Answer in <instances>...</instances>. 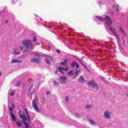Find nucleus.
Masks as SVG:
<instances>
[{
  "mask_svg": "<svg viewBox=\"0 0 128 128\" xmlns=\"http://www.w3.org/2000/svg\"><path fill=\"white\" fill-rule=\"evenodd\" d=\"M22 122L18 120L15 122L16 126L19 128H30V125L28 123L26 122V121H28V118L24 114H22Z\"/></svg>",
  "mask_w": 128,
  "mask_h": 128,
  "instance_id": "nucleus-1",
  "label": "nucleus"
},
{
  "mask_svg": "<svg viewBox=\"0 0 128 128\" xmlns=\"http://www.w3.org/2000/svg\"><path fill=\"white\" fill-rule=\"evenodd\" d=\"M105 18L106 20V24H108V26L111 32L114 34L118 40V36H116V30H114V26H112V20H110V18L108 17V16H106Z\"/></svg>",
  "mask_w": 128,
  "mask_h": 128,
  "instance_id": "nucleus-2",
  "label": "nucleus"
},
{
  "mask_svg": "<svg viewBox=\"0 0 128 128\" xmlns=\"http://www.w3.org/2000/svg\"><path fill=\"white\" fill-rule=\"evenodd\" d=\"M9 110L10 112L9 113L10 116L12 120V122H16V116L12 112H14V104L12 102L8 104Z\"/></svg>",
  "mask_w": 128,
  "mask_h": 128,
  "instance_id": "nucleus-3",
  "label": "nucleus"
},
{
  "mask_svg": "<svg viewBox=\"0 0 128 128\" xmlns=\"http://www.w3.org/2000/svg\"><path fill=\"white\" fill-rule=\"evenodd\" d=\"M22 44H23V47H20V50H22L24 48H26V50H28L32 46H34V44H32V41L28 40H24L22 42Z\"/></svg>",
  "mask_w": 128,
  "mask_h": 128,
  "instance_id": "nucleus-4",
  "label": "nucleus"
},
{
  "mask_svg": "<svg viewBox=\"0 0 128 128\" xmlns=\"http://www.w3.org/2000/svg\"><path fill=\"white\" fill-rule=\"evenodd\" d=\"M87 86H92V88H96V90H98V86L94 81H90L89 82L87 83Z\"/></svg>",
  "mask_w": 128,
  "mask_h": 128,
  "instance_id": "nucleus-5",
  "label": "nucleus"
},
{
  "mask_svg": "<svg viewBox=\"0 0 128 128\" xmlns=\"http://www.w3.org/2000/svg\"><path fill=\"white\" fill-rule=\"evenodd\" d=\"M74 126L78 128H90V127H86V124H80V123L74 121Z\"/></svg>",
  "mask_w": 128,
  "mask_h": 128,
  "instance_id": "nucleus-6",
  "label": "nucleus"
},
{
  "mask_svg": "<svg viewBox=\"0 0 128 128\" xmlns=\"http://www.w3.org/2000/svg\"><path fill=\"white\" fill-rule=\"evenodd\" d=\"M32 106L36 112H40V110H38V104H36V100L34 99L32 100Z\"/></svg>",
  "mask_w": 128,
  "mask_h": 128,
  "instance_id": "nucleus-7",
  "label": "nucleus"
},
{
  "mask_svg": "<svg viewBox=\"0 0 128 128\" xmlns=\"http://www.w3.org/2000/svg\"><path fill=\"white\" fill-rule=\"evenodd\" d=\"M80 72V70H75V73H72V70H70L68 72V76H78V74Z\"/></svg>",
  "mask_w": 128,
  "mask_h": 128,
  "instance_id": "nucleus-8",
  "label": "nucleus"
},
{
  "mask_svg": "<svg viewBox=\"0 0 128 128\" xmlns=\"http://www.w3.org/2000/svg\"><path fill=\"white\" fill-rule=\"evenodd\" d=\"M54 58L50 56H48L46 59V62L47 64L50 65V61H52Z\"/></svg>",
  "mask_w": 128,
  "mask_h": 128,
  "instance_id": "nucleus-9",
  "label": "nucleus"
},
{
  "mask_svg": "<svg viewBox=\"0 0 128 128\" xmlns=\"http://www.w3.org/2000/svg\"><path fill=\"white\" fill-rule=\"evenodd\" d=\"M58 70L59 72H61V74H64V70L65 72H68V68L59 67Z\"/></svg>",
  "mask_w": 128,
  "mask_h": 128,
  "instance_id": "nucleus-10",
  "label": "nucleus"
},
{
  "mask_svg": "<svg viewBox=\"0 0 128 128\" xmlns=\"http://www.w3.org/2000/svg\"><path fill=\"white\" fill-rule=\"evenodd\" d=\"M65 124H66V126H70V124H74V120H70L68 121H66L65 122Z\"/></svg>",
  "mask_w": 128,
  "mask_h": 128,
  "instance_id": "nucleus-11",
  "label": "nucleus"
},
{
  "mask_svg": "<svg viewBox=\"0 0 128 128\" xmlns=\"http://www.w3.org/2000/svg\"><path fill=\"white\" fill-rule=\"evenodd\" d=\"M25 112L27 116V118H26L27 120H28L29 124H30V122H32V120H30V115L28 114V110L26 108H25Z\"/></svg>",
  "mask_w": 128,
  "mask_h": 128,
  "instance_id": "nucleus-12",
  "label": "nucleus"
},
{
  "mask_svg": "<svg viewBox=\"0 0 128 128\" xmlns=\"http://www.w3.org/2000/svg\"><path fill=\"white\" fill-rule=\"evenodd\" d=\"M31 62H35V64H40V60L36 58H32Z\"/></svg>",
  "mask_w": 128,
  "mask_h": 128,
  "instance_id": "nucleus-13",
  "label": "nucleus"
},
{
  "mask_svg": "<svg viewBox=\"0 0 128 128\" xmlns=\"http://www.w3.org/2000/svg\"><path fill=\"white\" fill-rule=\"evenodd\" d=\"M76 66V68H80V66L78 65V64L76 62H73L71 64V66L72 68H74Z\"/></svg>",
  "mask_w": 128,
  "mask_h": 128,
  "instance_id": "nucleus-14",
  "label": "nucleus"
},
{
  "mask_svg": "<svg viewBox=\"0 0 128 128\" xmlns=\"http://www.w3.org/2000/svg\"><path fill=\"white\" fill-rule=\"evenodd\" d=\"M104 116L105 118H110V115L108 112H104Z\"/></svg>",
  "mask_w": 128,
  "mask_h": 128,
  "instance_id": "nucleus-15",
  "label": "nucleus"
},
{
  "mask_svg": "<svg viewBox=\"0 0 128 128\" xmlns=\"http://www.w3.org/2000/svg\"><path fill=\"white\" fill-rule=\"evenodd\" d=\"M14 54H20V50H18V49L16 48L15 49L14 52L13 53Z\"/></svg>",
  "mask_w": 128,
  "mask_h": 128,
  "instance_id": "nucleus-16",
  "label": "nucleus"
},
{
  "mask_svg": "<svg viewBox=\"0 0 128 128\" xmlns=\"http://www.w3.org/2000/svg\"><path fill=\"white\" fill-rule=\"evenodd\" d=\"M95 18H98V20H100V22H104V19L102 17H100L98 16H96Z\"/></svg>",
  "mask_w": 128,
  "mask_h": 128,
  "instance_id": "nucleus-17",
  "label": "nucleus"
},
{
  "mask_svg": "<svg viewBox=\"0 0 128 128\" xmlns=\"http://www.w3.org/2000/svg\"><path fill=\"white\" fill-rule=\"evenodd\" d=\"M11 62H12L13 64H16V63H18V62L19 64H20V62H22L20 61H19L18 60L14 59L12 60Z\"/></svg>",
  "mask_w": 128,
  "mask_h": 128,
  "instance_id": "nucleus-18",
  "label": "nucleus"
},
{
  "mask_svg": "<svg viewBox=\"0 0 128 128\" xmlns=\"http://www.w3.org/2000/svg\"><path fill=\"white\" fill-rule=\"evenodd\" d=\"M75 116L77 118H80L82 116V114H78V113H76L75 114Z\"/></svg>",
  "mask_w": 128,
  "mask_h": 128,
  "instance_id": "nucleus-19",
  "label": "nucleus"
},
{
  "mask_svg": "<svg viewBox=\"0 0 128 128\" xmlns=\"http://www.w3.org/2000/svg\"><path fill=\"white\" fill-rule=\"evenodd\" d=\"M113 7L115 8L116 12H118V10L120 8V6L118 4H114Z\"/></svg>",
  "mask_w": 128,
  "mask_h": 128,
  "instance_id": "nucleus-20",
  "label": "nucleus"
},
{
  "mask_svg": "<svg viewBox=\"0 0 128 128\" xmlns=\"http://www.w3.org/2000/svg\"><path fill=\"white\" fill-rule=\"evenodd\" d=\"M68 64V60L66 59H65L64 61V62H62L61 63L62 66H64L65 64Z\"/></svg>",
  "mask_w": 128,
  "mask_h": 128,
  "instance_id": "nucleus-21",
  "label": "nucleus"
},
{
  "mask_svg": "<svg viewBox=\"0 0 128 128\" xmlns=\"http://www.w3.org/2000/svg\"><path fill=\"white\" fill-rule=\"evenodd\" d=\"M87 110H90V108H92V105L90 104H87L85 106Z\"/></svg>",
  "mask_w": 128,
  "mask_h": 128,
  "instance_id": "nucleus-22",
  "label": "nucleus"
},
{
  "mask_svg": "<svg viewBox=\"0 0 128 128\" xmlns=\"http://www.w3.org/2000/svg\"><path fill=\"white\" fill-rule=\"evenodd\" d=\"M58 84H60V83L56 82V80L53 82V86H58Z\"/></svg>",
  "mask_w": 128,
  "mask_h": 128,
  "instance_id": "nucleus-23",
  "label": "nucleus"
},
{
  "mask_svg": "<svg viewBox=\"0 0 128 128\" xmlns=\"http://www.w3.org/2000/svg\"><path fill=\"white\" fill-rule=\"evenodd\" d=\"M20 84H22V82H20V81L18 82H17V84H16V88L20 86Z\"/></svg>",
  "mask_w": 128,
  "mask_h": 128,
  "instance_id": "nucleus-24",
  "label": "nucleus"
},
{
  "mask_svg": "<svg viewBox=\"0 0 128 128\" xmlns=\"http://www.w3.org/2000/svg\"><path fill=\"white\" fill-rule=\"evenodd\" d=\"M89 122H90V124H96V122H94V121L93 120H92L90 119L89 120Z\"/></svg>",
  "mask_w": 128,
  "mask_h": 128,
  "instance_id": "nucleus-25",
  "label": "nucleus"
},
{
  "mask_svg": "<svg viewBox=\"0 0 128 128\" xmlns=\"http://www.w3.org/2000/svg\"><path fill=\"white\" fill-rule=\"evenodd\" d=\"M60 80H66V78L64 76H62L60 77Z\"/></svg>",
  "mask_w": 128,
  "mask_h": 128,
  "instance_id": "nucleus-26",
  "label": "nucleus"
},
{
  "mask_svg": "<svg viewBox=\"0 0 128 128\" xmlns=\"http://www.w3.org/2000/svg\"><path fill=\"white\" fill-rule=\"evenodd\" d=\"M120 30L123 34H126V33L124 32V29H122V28H120Z\"/></svg>",
  "mask_w": 128,
  "mask_h": 128,
  "instance_id": "nucleus-27",
  "label": "nucleus"
},
{
  "mask_svg": "<svg viewBox=\"0 0 128 128\" xmlns=\"http://www.w3.org/2000/svg\"><path fill=\"white\" fill-rule=\"evenodd\" d=\"M79 80H84V79L82 76H80L79 78Z\"/></svg>",
  "mask_w": 128,
  "mask_h": 128,
  "instance_id": "nucleus-28",
  "label": "nucleus"
},
{
  "mask_svg": "<svg viewBox=\"0 0 128 128\" xmlns=\"http://www.w3.org/2000/svg\"><path fill=\"white\" fill-rule=\"evenodd\" d=\"M32 86H34V85H32L28 88V92H30V90H32Z\"/></svg>",
  "mask_w": 128,
  "mask_h": 128,
  "instance_id": "nucleus-29",
  "label": "nucleus"
},
{
  "mask_svg": "<svg viewBox=\"0 0 128 128\" xmlns=\"http://www.w3.org/2000/svg\"><path fill=\"white\" fill-rule=\"evenodd\" d=\"M36 40V36H34L33 42H35Z\"/></svg>",
  "mask_w": 128,
  "mask_h": 128,
  "instance_id": "nucleus-30",
  "label": "nucleus"
},
{
  "mask_svg": "<svg viewBox=\"0 0 128 128\" xmlns=\"http://www.w3.org/2000/svg\"><path fill=\"white\" fill-rule=\"evenodd\" d=\"M10 96H14V92H12L10 94Z\"/></svg>",
  "mask_w": 128,
  "mask_h": 128,
  "instance_id": "nucleus-31",
  "label": "nucleus"
},
{
  "mask_svg": "<svg viewBox=\"0 0 128 128\" xmlns=\"http://www.w3.org/2000/svg\"><path fill=\"white\" fill-rule=\"evenodd\" d=\"M56 51V52H58V54H60V50L57 49Z\"/></svg>",
  "mask_w": 128,
  "mask_h": 128,
  "instance_id": "nucleus-32",
  "label": "nucleus"
},
{
  "mask_svg": "<svg viewBox=\"0 0 128 128\" xmlns=\"http://www.w3.org/2000/svg\"><path fill=\"white\" fill-rule=\"evenodd\" d=\"M66 102H68V97L66 96Z\"/></svg>",
  "mask_w": 128,
  "mask_h": 128,
  "instance_id": "nucleus-33",
  "label": "nucleus"
},
{
  "mask_svg": "<svg viewBox=\"0 0 128 128\" xmlns=\"http://www.w3.org/2000/svg\"><path fill=\"white\" fill-rule=\"evenodd\" d=\"M50 91H47L46 92V94H50Z\"/></svg>",
  "mask_w": 128,
  "mask_h": 128,
  "instance_id": "nucleus-34",
  "label": "nucleus"
},
{
  "mask_svg": "<svg viewBox=\"0 0 128 128\" xmlns=\"http://www.w3.org/2000/svg\"><path fill=\"white\" fill-rule=\"evenodd\" d=\"M102 80H104V77H101Z\"/></svg>",
  "mask_w": 128,
  "mask_h": 128,
  "instance_id": "nucleus-35",
  "label": "nucleus"
},
{
  "mask_svg": "<svg viewBox=\"0 0 128 128\" xmlns=\"http://www.w3.org/2000/svg\"><path fill=\"white\" fill-rule=\"evenodd\" d=\"M34 54V56H40L37 53H35Z\"/></svg>",
  "mask_w": 128,
  "mask_h": 128,
  "instance_id": "nucleus-36",
  "label": "nucleus"
},
{
  "mask_svg": "<svg viewBox=\"0 0 128 128\" xmlns=\"http://www.w3.org/2000/svg\"><path fill=\"white\" fill-rule=\"evenodd\" d=\"M2 76V72H0V78Z\"/></svg>",
  "mask_w": 128,
  "mask_h": 128,
  "instance_id": "nucleus-37",
  "label": "nucleus"
},
{
  "mask_svg": "<svg viewBox=\"0 0 128 128\" xmlns=\"http://www.w3.org/2000/svg\"><path fill=\"white\" fill-rule=\"evenodd\" d=\"M55 74H58V72L56 70L55 71Z\"/></svg>",
  "mask_w": 128,
  "mask_h": 128,
  "instance_id": "nucleus-38",
  "label": "nucleus"
},
{
  "mask_svg": "<svg viewBox=\"0 0 128 128\" xmlns=\"http://www.w3.org/2000/svg\"><path fill=\"white\" fill-rule=\"evenodd\" d=\"M82 66H84V64H82V62H80Z\"/></svg>",
  "mask_w": 128,
  "mask_h": 128,
  "instance_id": "nucleus-39",
  "label": "nucleus"
},
{
  "mask_svg": "<svg viewBox=\"0 0 128 128\" xmlns=\"http://www.w3.org/2000/svg\"><path fill=\"white\" fill-rule=\"evenodd\" d=\"M0 120H2V118H0Z\"/></svg>",
  "mask_w": 128,
  "mask_h": 128,
  "instance_id": "nucleus-40",
  "label": "nucleus"
},
{
  "mask_svg": "<svg viewBox=\"0 0 128 128\" xmlns=\"http://www.w3.org/2000/svg\"><path fill=\"white\" fill-rule=\"evenodd\" d=\"M40 84H39L38 85V88H40Z\"/></svg>",
  "mask_w": 128,
  "mask_h": 128,
  "instance_id": "nucleus-41",
  "label": "nucleus"
},
{
  "mask_svg": "<svg viewBox=\"0 0 128 128\" xmlns=\"http://www.w3.org/2000/svg\"><path fill=\"white\" fill-rule=\"evenodd\" d=\"M80 82H84V81L80 80Z\"/></svg>",
  "mask_w": 128,
  "mask_h": 128,
  "instance_id": "nucleus-42",
  "label": "nucleus"
},
{
  "mask_svg": "<svg viewBox=\"0 0 128 128\" xmlns=\"http://www.w3.org/2000/svg\"><path fill=\"white\" fill-rule=\"evenodd\" d=\"M36 44L39 45V44H40V43H37V44H36Z\"/></svg>",
  "mask_w": 128,
  "mask_h": 128,
  "instance_id": "nucleus-43",
  "label": "nucleus"
},
{
  "mask_svg": "<svg viewBox=\"0 0 128 128\" xmlns=\"http://www.w3.org/2000/svg\"><path fill=\"white\" fill-rule=\"evenodd\" d=\"M16 2V0H13V2Z\"/></svg>",
  "mask_w": 128,
  "mask_h": 128,
  "instance_id": "nucleus-44",
  "label": "nucleus"
},
{
  "mask_svg": "<svg viewBox=\"0 0 128 128\" xmlns=\"http://www.w3.org/2000/svg\"><path fill=\"white\" fill-rule=\"evenodd\" d=\"M24 76V75H22V74H21V75L20 76Z\"/></svg>",
  "mask_w": 128,
  "mask_h": 128,
  "instance_id": "nucleus-45",
  "label": "nucleus"
},
{
  "mask_svg": "<svg viewBox=\"0 0 128 128\" xmlns=\"http://www.w3.org/2000/svg\"><path fill=\"white\" fill-rule=\"evenodd\" d=\"M6 24H8V21L6 22Z\"/></svg>",
  "mask_w": 128,
  "mask_h": 128,
  "instance_id": "nucleus-46",
  "label": "nucleus"
},
{
  "mask_svg": "<svg viewBox=\"0 0 128 128\" xmlns=\"http://www.w3.org/2000/svg\"><path fill=\"white\" fill-rule=\"evenodd\" d=\"M0 126H1V125H0Z\"/></svg>",
  "mask_w": 128,
  "mask_h": 128,
  "instance_id": "nucleus-47",
  "label": "nucleus"
}]
</instances>
